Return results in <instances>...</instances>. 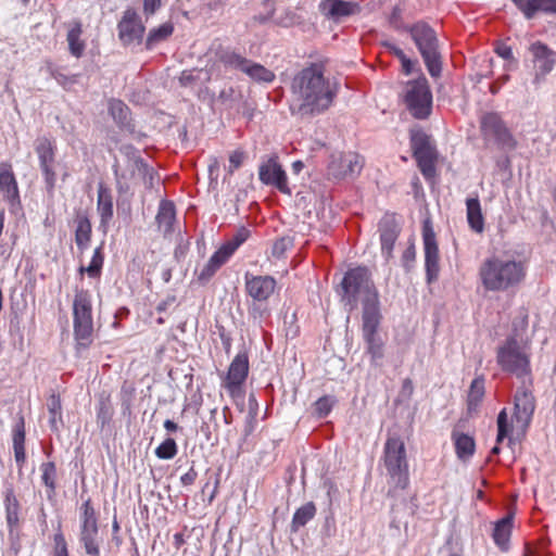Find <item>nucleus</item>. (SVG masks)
<instances>
[{
    "mask_svg": "<svg viewBox=\"0 0 556 556\" xmlns=\"http://www.w3.org/2000/svg\"><path fill=\"white\" fill-rule=\"evenodd\" d=\"M283 251H285L283 245H275V248L273 250V254L280 255L283 253Z\"/></svg>",
    "mask_w": 556,
    "mask_h": 556,
    "instance_id": "69168bd1",
    "label": "nucleus"
},
{
    "mask_svg": "<svg viewBox=\"0 0 556 556\" xmlns=\"http://www.w3.org/2000/svg\"><path fill=\"white\" fill-rule=\"evenodd\" d=\"M35 151L38 156L47 193L52 197L56 186V143L48 137H39L35 142Z\"/></svg>",
    "mask_w": 556,
    "mask_h": 556,
    "instance_id": "1a4fd4ad",
    "label": "nucleus"
},
{
    "mask_svg": "<svg viewBox=\"0 0 556 556\" xmlns=\"http://www.w3.org/2000/svg\"><path fill=\"white\" fill-rule=\"evenodd\" d=\"M54 542L56 544L58 552H66L67 551L64 536L61 533L55 534Z\"/></svg>",
    "mask_w": 556,
    "mask_h": 556,
    "instance_id": "13d9d810",
    "label": "nucleus"
},
{
    "mask_svg": "<svg viewBox=\"0 0 556 556\" xmlns=\"http://www.w3.org/2000/svg\"><path fill=\"white\" fill-rule=\"evenodd\" d=\"M251 238V231L250 229L245 227H241L237 230L236 235L233 236L232 240L228 243H244Z\"/></svg>",
    "mask_w": 556,
    "mask_h": 556,
    "instance_id": "6e6d98bb",
    "label": "nucleus"
},
{
    "mask_svg": "<svg viewBox=\"0 0 556 556\" xmlns=\"http://www.w3.org/2000/svg\"><path fill=\"white\" fill-rule=\"evenodd\" d=\"M98 518L91 500L85 501L80 506V542L90 556H100L98 541Z\"/></svg>",
    "mask_w": 556,
    "mask_h": 556,
    "instance_id": "9d476101",
    "label": "nucleus"
},
{
    "mask_svg": "<svg viewBox=\"0 0 556 556\" xmlns=\"http://www.w3.org/2000/svg\"><path fill=\"white\" fill-rule=\"evenodd\" d=\"M243 73L247 74L253 80L260 83H271L276 77L270 70L266 68L262 64L254 63L250 60H248Z\"/></svg>",
    "mask_w": 556,
    "mask_h": 556,
    "instance_id": "473e14b6",
    "label": "nucleus"
},
{
    "mask_svg": "<svg viewBox=\"0 0 556 556\" xmlns=\"http://www.w3.org/2000/svg\"><path fill=\"white\" fill-rule=\"evenodd\" d=\"M75 236L76 243H87L90 240L91 224L87 217H77Z\"/></svg>",
    "mask_w": 556,
    "mask_h": 556,
    "instance_id": "ea45409f",
    "label": "nucleus"
},
{
    "mask_svg": "<svg viewBox=\"0 0 556 556\" xmlns=\"http://www.w3.org/2000/svg\"><path fill=\"white\" fill-rule=\"evenodd\" d=\"M425 247L427 278L428 282H432L439 274V249L438 245Z\"/></svg>",
    "mask_w": 556,
    "mask_h": 556,
    "instance_id": "f704fd0d",
    "label": "nucleus"
},
{
    "mask_svg": "<svg viewBox=\"0 0 556 556\" xmlns=\"http://www.w3.org/2000/svg\"><path fill=\"white\" fill-rule=\"evenodd\" d=\"M195 472L190 471L181 477V482L187 485L191 484L194 481Z\"/></svg>",
    "mask_w": 556,
    "mask_h": 556,
    "instance_id": "052dcab7",
    "label": "nucleus"
},
{
    "mask_svg": "<svg viewBox=\"0 0 556 556\" xmlns=\"http://www.w3.org/2000/svg\"><path fill=\"white\" fill-rule=\"evenodd\" d=\"M245 292L256 302H266L276 291L277 281L271 276L244 275Z\"/></svg>",
    "mask_w": 556,
    "mask_h": 556,
    "instance_id": "a211bd4d",
    "label": "nucleus"
},
{
    "mask_svg": "<svg viewBox=\"0 0 556 556\" xmlns=\"http://www.w3.org/2000/svg\"><path fill=\"white\" fill-rule=\"evenodd\" d=\"M410 146L413 153L431 146L429 137L421 130H413L410 132Z\"/></svg>",
    "mask_w": 556,
    "mask_h": 556,
    "instance_id": "a18cd8bd",
    "label": "nucleus"
},
{
    "mask_svg": "<svg viewBox=\"0 0 556 556\" xmlns=\"http://www.w3.org/2000/svg\"><path fill=\"white\" fill-rule=\"evenodd\" d=\"M529 50L533 56L532 61L535 71L533 83L539 85L555 67L556 52L541 41L533 42Z\"/></svg>",
    "mask_w": 556,
    "mask_h": 556,
    "instance_id": "f3484780",
    "label": "nucleus"
},
{
    "mask_svg": "<svg viewBox=\"0 0 556 556\" xmlns=\"http://www.w3.org/2000/svg\"><path fill=\"white\" fill-rule=\"evenodd\" d=\"M83 24L78 20H74L67 24L66 41L68 43L70 53L79 59L86 49V43L81 39Z\"/></svg>",
    "mask_w": 556,
    "mask_h": 556,
    "instance_id": "4be33fe9",
    "label": "nucleus"
},
{
    "mask_svg": "<svg viewBox=\"0 0 556 556\" xmlns=\"http://www.w3.org/2000/svg\"><path fill=\"white\" fill-rule=\"evenodd\" d=\"M382 459L390 483L396 489L405 490L409 484V467L405 444L400 437L387 439Z\"/></svg>",
    "mask_w": 556,
    "mask_h": 556,
    "instance_id": "39448f33",
    "label": "nucleus"
},
{
    "mask_svg": "<svg viewBox=\"0 0 556 556\" xmlns=\"http://www.w3.org/2000/svg\"><path fill=\"white\" fill-rule=\"evenodd\" d=\"M527 20L538 13L556 15V0H511Z\"/></svg>",
    "mask_w": 556,
    "mask_h": 556,
    "instance_id": "412c9836",
    "label": "nucleus"
},
{
    "mask_svg": "<svg viewBox=\"0 0 556 556\" xmlns=\"http://www.w3.org/2000/svg\"><path fill=\"white\" fill-rule=\"evenodd\" d=\"M217 58L218 62H220L225 67L239 70L241 72L244 71L248 63V59L245 56L230 49L219 50L217 52Z\"/></svg>",
    "mask_w": 556,
    "mask_h": 556,
    "instance_id": "c756f323",
    "label": "nucleus"
},
{
    "mask_svg": "<svg viewBox=\"0 0 556 556\" xmlns=\"http://www.w3.org/2000/svg\"><path fill=\"white\" fill-rule=\"evenodd\" d=\"M25 446V425L23 418L15 425L13 429V447Z\"/></svg>",
    "mask_w": 556,
    "mask_h": 556,
    "instance_id": "8fccbe9b",
    "label": "nucleus"
},
{
    "mask_svg": "<svg viewBox=\"0 0 556 556\" xmlns=\"http://www.w3.org/2000/svg\"><path fill=\"white\" fill-rule=\"evenodd\" d=\"M155 454L161 459H170L177 454V444L174 439L168 438L163 441L155 450Z\"/></svg>",
    "mask_w": 556,
    "mask_h": 556,
    "instance_id": "37998d69",
    "label": "nucleus"
},
{
    "mask_svg": "<svg viewBox=\"0 0 556 556\" xmlns=\"http://www.w3.org/2000/svg\"><path fill=\"white\" fill-rule=\"evenodd\" d=\"M364 340L367 344L368 353L374 357L378 358L382 355V341L378 337L377 332L363 334Z\"/></svg>",
    "mask_w": 556,
    "mask_h": 556,
    "instance_id": "a19ab883",
    "label": "nucleus"
},
{
    "mask_svg": "<svg viewBox=\"0 0 556 556\" xmlns=\"http://www.w3.org/2000/svg\"><path fill=\"white\" fill-rule=\"evenodd\" d=\"M495 52L498 56H501L502 59H504L508 62L515 61L514 54H513V49L510 46H508L506 43H498L495 47Z\"/></svg>",
    "mask_w": 556,
    "mask_h": 556,
    "instance_id": "864d4df0",
    "label": "nucleus"
},
{
    "mask_svg": "<svg viewBox=\"0 0 556 556\" xmlns=\"http://www.w3.org/2000/svg\"><path fill=\"white\" fill-rule=\"evenodd\" d=\"M47 68L50 76L54 78L64 89H71L77 83L78 75L76 74L66 75L61 71V68L52 63H49Z\"/></svg>",
    "mask_w": 556,
    "mask_h": 556,
    "instance_id": "e433bc0d",
    "label": "nucleus"
},
{
    "mask_svg": "<svg viewBox=\"0 0 556 556\" xmlns=\"http://www.w3.org/2000/svg\"><path fill=\"white\" fill-rule=\"evenodd\" d=\"M391 52L400 60L402 61L403 59L406 58V54L404 53V51L399 48V47H395V46H392L391 47Z\"/></svg>",
    "mask_w": 556,
    "mask_h": 556,
    "instance_id": "680f3d73",
    "label": "nucleus"
},
{
    "mask_svg": "<svg viewBox=\"0 0 556 556\" xmlns=\"http://www.w3.org/2000/svg\"><path fill=\"white\" fill-rule=\"evenodd\" d=\"M202 74H203L202 70H198V68L185 70L181 72V74L179 76V84L182 87H192L194 85V83L200 79Z\"/></svg>",
    "mask_w": 556,
    "mask_h": 556,
    "instance_id": "de8ad7c7",
    "label": "nucleus"
},
{
    "mask_svg": "<svg viewBox=\"0 0 556 556\" xmlns=\"http://www.w3.org/2000/svg\"><path fill=\"white\" fill-rule=\"evenodd\" d=\"M381 243H395L400 233V219L396 214L387 213L379 222Z\"/></svg>",
    "mask_w": 556,
    "mask_h": 556,
    "instance_id": "b1692460",
    "label": "nucleus"
},
{
    "mask_svg": "<svg viewBox=\"0 0 556 556\" xmlns=\"http://www.w3.org/2000/svg\"><path fill=\"white\" fill-rule=\"evenodd\" d=\"M480 128L485 139L493 138L502 149L514 150L517 147L516 139L497 113L484 114L480 122Z\"/></svg>",
    "mask_w": 556,
    "mask_h": 556,
    "instance_id": "f8f14e48",
    "label": "nucleus"
},
{
    "mask_svg": "<svg viewBox=\"0 0 556 556\" xmlns=\"http://www.w3.org/2000/svg\"><path fill=\"white\" fill-rule=\"evenodd\" d=\"M164 428L167 430V431H170V432H174L177 430V425L173 421V420H166L164 422Z\"/></svg>",
    "mask_w": 556,
    "mask_h": 556,
    "instance_id": "0e129e2a",
    "label": "nucleus"
},
{
    "mask_svg": "<svg viewBox=\"0 0 556 556\" xmlns=\"http://www.w3.org/2000/svg\"><path fill=\"white\" fill-rule=\"evenodd\" d=\"M318 7L323 15L333 21H340L362 11L358 2L345 0H321Z\"/></svg>",
    "mask_w": 556,
    "mask_h": 556,
    "instance_id": "6ab92c4d",
    "label": "nucleus"
},
{
    "mask_svg": "<svg viewBox=\"0 0 556 556\" xmlns=\"http://www.w3.org/2000/svg\"><path fill=\"white\" fill-rule=\"evenodd\" d=\"M498 444H500V443H497V442H496V445H495V446L492 448V451H491V452H492V454H495V455H496V454H498V453H500Z\"/></svg>",
    "mask_w": 556,
    "mask_h": 556,
    "instance_id": "338daca9",
    "label": "nucleus"
},
{
    "mask_svg": "<svg viewBox=\"0 0 556 556\" xmlns=\"http://www.w3.org/2000/svg\"><path fill=\"white\" fill-rule=\"evenodd\" d=\"M534 410V399L530 392L522 391L515 396V415L518 420L528 422Z\"/></svg>",
    "mask_w": 556,
    "mask_h": 556,
    "instance_id": "cd10ccee",
    "label": "nucleus"
},
{
    "mask_svg": "<svg viewBox=\"0 0 556 556\" xmlns=\"http://www.w3.org/2000/svg\"><path fill=\"white\" fill-rule=\"evenodd\" d=\"M244 160V153L242 151H235L229 156V173H233L238 169Z\"/></svg>",
    "mask_w": 556,
    "mask_h": 556,
    "instance_id": "603ef678",
    "label": "nucleus"
},
{
    "mask_svg": "<svg viewBox=\"0 0 556 556\" xmlns=\"http://www.w3.org/2000/svg\"><path fill=\"white\" fill-rule=\"evenodd\" d=\"M528 317L522 315L514 321V334L509 336L497 349L496 361L500 367L518 378L531 374V339L525 336Z\"/></svg>",
    "mask_w": 556,
    "mask_h": 556,
    "instance_id": "f03ea898",
    "label": "nucleus"
},
{
    "mask_svg": "<svg viewBox=\"0 0 556 556\" xmlns=\"http://www.w3.org/2000/svg\"><path fill=\"white\" fill-rule=\"evenodd\" d=\"M118 38L124 46L141 43L146 27L134 9H127L117 24Z\"/></svg>",
    "mask_w": 556,
    "mask_h": 556,
    "instance_id": "2eb2a0df",
    "label": "nucleus"
},
{
    "mask_svg": "<svg viewBox=\"0 0 556 556\" xmlns=\"http://www.w3.org/2000/svg\"><path fill=\"white\" fill-rule=\"evenodd\" d=\"M174 33V25L166 22L159 27L150 29L146 39V49L152 50L156 45L168 39Z\"/></svg>",
    "mask_w": 556,
    "mask_h": 556,
    "instance_id": "2f4dec72",
    "label": "nucleus"
},
{
    "mask_svg": "<svg viewBox=\"0 0 556 556\" xmlns=\"http://www.w3.org/2000/svg\"><path fill=\"white\" fill-rule=\"evenodd\" d=\"M407 30L417 46L429 74L432 77L439 76L441 73V61L435 31L424 22L415 23Z\"/></svg>",
    "mask_w": 556,
    "mask_h": 556,
    "instance_id": "423d86ee",
    "label": "nucleus"
},
{
    "mask_svg": "<svg viewBox=\"0 0 556 556\" xmlns=\"http://www.w3.org/2000/svg\"><path fill=\"white\" fill-rule=\"evenodd\" d=\"M452 439L454 442L456 455L460 460L467 462L473 456L476 451V443L472 437L454 431Z\"/></svg>",
    "mask_w": 556,
    "mask_h": 556,
    "instance_id": "bb28decb",
    "label": "nucleus"
},
{
    "mask_svg": "<svg viewBox=\"0 0 556 556\" xmlns=\"http://www.w3.org/2000/svg\"><path fill=\"white\" fill-rule=\"evenodd\" d=\"M14 450V457L20 467H23L26 460V453H25V446H16L13 447Z\"/></svg>",
    "mask_w": 556,
    "mask_h": 556,
    "instance_id": "4d7b16f0",
    "label": "nucleus"
},
{
    "mask_svg": "<svg viewBox=\"0 0 556 556\" xmlns=\"http://www.w3.org/2000/svg\"><path fill=\"white\" fill-rule=\"evenodd\" d=\"M74 337L80 348L92 343L93 320L91 296L87 291H78L73 303Z\"/></svg>",
    "mask_w": 556,
    "mask_h": 556,
    "instance_id": "0eeeda50",
    "label": "nucleus"
},
{
    "mask_svg": "<svg viewBox=\"0 0 556 556\" xmlns=\"http://www.w3.org/2000/svg\"><path fill=\"white\" fill-rule=\"evenodd\" d=\"M238 245H222L198 274L201 282L208 281L215 273L233 255Z\"/></svg>",
    "mask_w": 556,
    "mask_h": 556,
    "instance_id": "aec40b11",
    "label": "nucleus"
},
{
    "mask_svg": "<svg viewBox=\"0 0 556 556\" xmlns=\"http://www.w3.org/2000/svg\"><path fill=\"white\" fill-rule=\"evenodd\" d=\"M513 529V517L506 516L496 522L493 539L498 547L506 549Z\"/></svg>",
    "mask_w": 556,
    "mask_h": 556,
    "instance_id": "7c9ffc66",
    "label": "nucleus"
},
{
    "mask_svg": "<svg viewBox=\"0 0 556 556\" xmlns=\"http://www.w3.org/2000/svg\"><path fill=\"white\" fill-rule=\"evenodd\" d=\"M258 179L262 184L274 187L283 194L290 195L292 193L288 184L287 174L280 165L277 155H273L261 163L258 167Z\"/></svg>",
    "mask_w": 556,
    "mask_h": 556,
    "instance_id": "ddd939ff",
    "label": "nucleus"
},
{
    "mask_svg": "<svg viewBox=\"0 0 556 556\" xmlns=\"http://www.w3.org/2000/svg\"><path fill=\"white\" fill-rule=\"evenodd\" d=\"M421 233L424 243H435V233L432 222L429 217L425 218L422 222Z\"/></svg>",
    "mask_w": 556,
    "mask_h": 556,
    "instance_id": "3c124183",
    "label": "nucleus"
},
{
    "mask_svg": "<svg viewBox=\"0 0 556 556\" xmlns=\"http://www.w3.org/2000/svg\"><path fill=\"white\" fill-rule=\"evenodd\" d=\"M109 112L111 116L119 124H123L127 121L128 117V106L121 100L111 99L109 101Z\"/></svg>",
    "mask_w": 556,
    "mask_h": 556,
    "instance_id": "4c0bfd02",
    "label": "nucleus"
},
{
    "mask_svg": "<svg viewBox=\"0 0 556 556\" xmlns=\"http://www.w3.org/2000/svg\"><path fill=\"white\" fill-rule=\"evenodd\" d=\"M249 375V356L247 352L238 353L222 378V387L232 399L244 395V383Z\"/></svg>",
    "mask_w": 556,
    "mask_h": 556,
    "instance_id": "9b49d317",
    "label": "nucleus"
},
{
    "mask_svg": "<svg viewBox=\"0 0 556 556\" xmlns=\"http://www.w3.org/2000/svg\"><path fill=\"white\" fill-rule=\"evenodd\" d=\"M162 5V0H143V13L147 17L153 15Z\"/></svg>",
    "mask_w": 556,
    "mask_h": 556,
    "instance_id": "5fc2aeb1",
    "label": "nucleus"
},
{
    "mask_svg": "<svg viewBox=\"0 0 556 556\" xmlns=\"http://www.w3.org/2000/svg\"><path fill=\"white\" fill-rule=\"evenodd\" d=\"M316 514V507L314 503L309 502L305 505L301 506L293 515L292 518V528L293 530H298L301 527H304Z\"/></svg>",
    "mask_w": 556,
    "mask_h": 556,
    "instance_id": "c9c22d12",
    "label": "nucleus"
},
{
    "mask_svg": "<svg viewBox=\"0 0 556 556\" xmlns=\"http://www.w3.org/2000/svg\"><path fill=\"white\" fill-rule=\"evenodd\" d=\"M403 101L416 119H426L432 111V93L425 77L407 81L403 91Z\"/></svg>",
    "mask_w": 556,
    "mask_h": 556,
    "instance_id": "6e6552de",
    "label": "nucleus"
},
{
    "mask_svg": "<svg viewBox=\"0 0 556 556\" xmlns=\"http://www.w3.org/2000/svg\"><path fill=\"white\" fill-rule=\"evenodd\" d=\"M292 113L301 116L318 115L327 111L337 96L330 81L324 75L320 64L313 63L301 70L292 79Z\"/></svg>",
    "mask_w": 556,
    "mask_h": 556,
    "instance_id": "f257e3e1",
    "label": "nucleus"
},
{
    "mask_svg": "<svg viewBox=\"0 0 556 556\" xmlns=\"http://www.w3.org/2000/svg\"><path fill=\"white\" fill-rule=\"evenodd\" d=\"M156 224L161 231L165 235L174 231L176 222V208L172 201L162 200L156 214Z\"/></svg>",
    "mask_w": 556,
    "mask_h": 556,
    "instance_id": "5701e85b",
    "label": "nucleus"
},
{
    "mask_svg": "<svg viewBox=\"0 0 556 556\" xmlns=\"http://www.w3.org/2000/svg\"><path fill=\"white\" fill-rule=\"evenodd\" d=\"M525 556H535V555L529 548H527Z\"/></svg>",
    "mask_w": 556,
    "mask_h": 556,
    "instance_id": "774afa93",
    "label": "nucleus"
},
{
    "mask_svg": "<svg viewBox=\"0 0 556 556\" xmlns=\"http://www.w3.org/2000/svg\"><path fill=\"white\" fill-rule=\"evenodd\" d=\"M341 300L351 309L357 307L358 302L375 304L379 302V294L366 267H355L346 271L341 282Z\"/></svg>",
    "mask_w": 556,
    "mask_h": 556,
    "instance_id": "20e7f679",
    "label": "nucleus"
},
{
    "mask_svg": "<svg viewBox=\"0 0 556 556\" xmlns=\"http://www.w3.org/2000/svg\"><path fill=\"white\" fill-rule=\"evenodd\" d=\"M417 165L425 178H432L435 174V149L430 146L413 153Z\"/></svg>",
    "mask_w": 556,
    "mask_h": 556,
    "instance_id": "393cba45",
    "label": "nucleus"
},
{
    "mask_svg": "<svg viewBox=\"0 0 556 556\" xmlns=\"http://www.w3.org/2000/svg\"><path fill=\"white\" fill-rule=\"evenodd\" d=\"M0 193L10 211L14 212L21 207L18 184L12 164L8 161L0 162Z\"/></svg>",
    "mask_w": 556,
    "mask_h": 556,
    "instance_id": "dca6fc26",
    "label": "nucleus"
},
{
    "mask_svg": "<svg viewBox=\"0 0 556 556\" xmlns=\"http://www.w3.org/2000/svg\"><path fill=\"white\" fill-rule=\"evenodd\" d=\"M378 303H366L364 304L363 312V334L377 332L379 324H380V313L378 308Z\"/></svg>",
    "mask_w": 556,
    "mask_h": 556,
    "instance_id": "c85d7f7f",
    "label": "nucleus"
},
{
    "mask_svg": "<svg viewBox=\"0 0 556 556\" xmlns=\"http://www.w3.org/2000/svg\"><path fill=\"white\" fill-rule=\"evenodd\" d=\"M484 395V381L482 378H476L472 380L469 393H468V404L469 406L477 405L480 403Z\"/></svg>",
    "mask_w": 556,
    "mask_h": 556,
    "instance_id": "79ce46f5",
    "label": "nucleus"
},
{
    "mask_svg": "<svg viewBox=\"0 0 556 556\" xmlns=\"http://www.w3.org/2000/svg\"><path fill=\"white\" fill-rule=\"evenodd\" d=\"M292 172L294 174H300L304 168V163L302 161H294L291 165Z\"/></svg>",
    "mask_w": 556,
    "mask_h": 556,
    "instance_id": "e2e57ef3",
    "label": "nucleus"
},
{
    "mask_svg": "<svg viewBox=\"0 0 556 556\" xmlns=\"http://www.w3.org/2000/svg\"><path fill=\"white\" fill-rule=\"evenodd\" d=\"M525 261L509 256H494L486 260L480 268V277L485 289L504 291L519 285L526 277Z\"/></svg>",
    "mask_w": 556,
    "mask_h": 556,
    "instance_id": "7ed1b4c3",
    "label": "nucleus"
},
{
    "mask_svg": "<svg viewBox=\"0 0 556 556\" xmlns=\"http://www.w3.org/2000/svg\"><path fill=\"white\" fill-rule=\"evenodd\" d=\"M467 206V219L471 229L477 232L483 229V216L481 213V206L478 199H468L466 201Z\"/></svg>",
    "mask_w": 556,
    "mask_h": 556,
    "instance_id": "72a5a7b5",
    "label": "nucleus"
},
{
    "mask_svg": "<svg viewBox=\"0 0 556 556\" xmlns=\"http://www.w3.org/2000/svg\"><path fill=\"white\" fill-rule=\"evenodd\" d=\"M42 471V481L46 486L50 488L52 491L55 488V475L56 469L53 463H43L40 467Z\"/></svg>",
    "mask_w": 556,
    "mask_h": 556,
    "instance_id": "49530a36",
    "label": "nucleus"
},
{
    "mask_svg": "<svg viewBox=\"0 0 556 556\" xmlns=\"http://www.w3.org/2000/svg\"><path fill=\"white\" fill-rule=\"evenodd\" d=\"M511 432V426L508 422L506 409H502L497 416V438L496 442L502 443V441L509 435Z\"/></svg>",
    "mask_w": 556,
    "mask_h": 556,
    "instance_id": "c03bdc74",
    "label": "nucleus"
},
{
    "mask_svg": "<svg viewBox=\"0 0 556 556\" xmlns=\"http://www.w3.org/2000/svg\"><path fill=\"white\" fill-rule=\"evenodd\" d=\"M103 253L102 248L98 247L92 254L91 261L88 266H81V271H86L90 277H98L100 275L103 265Z\"/></svg>",
    "mask_w": 556,
    "mask_h": 556,
    "instance_id": "58836bf2",
    "label": "nucleus"
},
{
    "mask_svg": "<svg viewBox=\"0 0 556 556\" xmlns=\"http://www.w3.org/2000/svg\"><path fill=\"white\" fill-rule=\"evenodd\" d=\"M97 210L101 217V225L106 226L113 217V195L103 184L98 188Z\"/></svg>",
    "mask_w": 556,
    "mask_h": 556,
    "instance_id": "a878e982",
    "label": "nucleus"
},
{
    "mask_svg": "<svg viewBox=\"0 0 556 556\" xmlns=\"http://www.w3.org/2000/svg\"><path fill=\"white\" fill-rule=\"evenodd\" d=\"M402 70L406 75H409L413 72L414 62L407 56L401 61Z\"/></svg>",
    "mask_w": 556,
    "mask_h": 556,
    "instance_id": "bf43d9fd",
    "label": "nucleus"
},
{
    "mask_svg": "<svg viewBox=\"0 0 556 556\" xmlns=\"http://www.w3.org/2000/svg\"><path fill=\"white\" fill-rule=\"evenodd\" d=\"M364 166V160L354 152L337 153L331 155L328 165V175L333 179H343L358 175Z\"/></svg>",
    "mask_w": 556,
    "mask_h": 556,
    "instance_id": "4468645a",
    "label": "nucleus"
},
{
    "mask_svg": "<svg viewBox=\"0 0 556 556\" xmlns=\"http://www.w3.org/2000/svg\"><path fill=\"white\" fill-rule=\"evenodd\" d=\"M332 408V400L329 396L318 399L314 404L315 414L318 417L327 416Z\"/></svg>",
    "mask_w": 556,
    "mask_h": 556,
    "instance_id": "09e8293b",
    "label": "nucleus"
}]
</instances>
